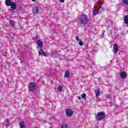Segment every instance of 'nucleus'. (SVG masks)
<instances>
[{
    "mask_svg": "<svg viewBox=\"0 0 128 128\" xmlns=\"http://www.w3.org/2000/svg\"><path fill=\"white\" fill-rule=\"evenodd\" d=\"M106 118V113L104 112H101L98 113L96 116V120L98 122L100 120H102Z\"/></svg>",
    "mask_w": 128,
    "mask_h": 128,
    "instance_id": "nucleus-1",
    "label": "nucleus"
},
{
    "mask_svg": "<svg viewBox=\"0 0 128 128\" xmlns=\"http://www.w3.org/2000/svg\"><path fill=\"white\" fill-rule=\"evenodd\" d=\"M80 22L82 24H86L88 22V16L84 14H82L80 18Z\"/></svg>",
    "mask_w": 128,
    "mask_h": 128,
    "instance_id": "nucleus-2",
    "label": "nucleus"
},
{
    "mask_svg": "<svg viewBox=\"0 0 128 128\" xmlns=\"http://www.w3.org/2000/svg\"><path fill=\"white\" fill-rule=\"evenodd\" d=\"M66 114L68 118H70L74 114V111L72 109L68 108L66 110Z\"/></svg>",
    "mask_w": 128,
    "mask_h": 128,
    "instance_id": "nucleus-3",
    "label": "nucleus"
},
{
    "mask_svg": "<svg viewBox=\"0 0 128 128\" xmlns=\"http://www.w3.org/2000/svg\"><path fill=\"white\" fill-rule=\"evenodd\" d=\"M28 88L29 90L34 92V90H36V84L32 82H30Z\"/></svg>",
    "mask_w": 128,
    "mask_h": 128,
    "instance_id": "nucleus-4",
    "label": "nucleus"
},
{
    "mask_svg": "<svg viewBox=\"0 0 128 128\" xmlns=\"http://www.w3.org/2000/svg\"><path fill=\"white\" fill-rule=\"evenodd\" d=\"M33 14H38V6H33L32 8Z\"/></svg>",
    "mask_w": 128,
    "mask_h": 128,
    "instance_id": "nucleus-5",
    "label": "nucleus"
},
{
    "mask_svg": "<svg viewBox=\"0 0 128 128\" xmlns=\"http://www.w3.org/2000/svg\"><path fill=\"white\" fill-rule=\"evenodd\" d=\"M36 44L38 48H42V42L40 40H37Z\"/></svg>",
    "mask_w": 128,
    "mask_h": 128,
    "instance_id": "nucleus-6",
    "label": "nucleus"
},
{
    "mask_svg": "<svg viewBox=\"0 0 128 128\" xmlns=\"http://www.w3.org/2000/svg\"><path fill=\"white\" fill-rule=\"evenodd\" d=\"M120 76L122 78H126V72H121L120 73Z\"/></svg>",
    "mask_w": 128,
    "mask_h": 128,
    "instance_id": "nucleus-7",
    "label": "nucleus"
},
{
    "mask_svg": "<svg viewBox=\"0 0 128 128\" xmlns=\"http://www.w3.org/2000/svg\"><path fill=\"white\" fill-rule=\"evenodd\" d=\"M114 50L115 54H118V44H115L114 45Z\"/></svg>",
    "mask_w": 128,
    "mask_h": 128,
    "instance_id": "nucleus-8",
    "label": "nucleus"
},
{
    "mask_svg": "<svg viewBox=\"0 0 128 128\" xmlns=\"http://www.w3.org/2000/svg\"><path fill=\"white\" fill-rule=\"evenodd\" d=\"M38 54L40 56H46V52L44 50H42V48H40V51L38 52Z\"/></svg>",
    "mask_w": 128,
    "mask_h": 128,
    "instance_id": "nucleus-9",
    "label": "nucleus"
},
{
    "mask_svg": "<svg viewBox=\"0 0 128 128\" xmlns=\"http://www.w3.org/2000/svg\"><path fill=\"white\" fill-rule=\"evenodd\" d=\"M12 0H5V4L7 6H10V5L12 4Z\"/></svg>",
    "mask_w": 128,
    "mask_h": 128,
    "instance_id": "nucleus-10",
    "label": "nucleus"
},
{
    "mask_svg": "<svg viewBox=\"0 0 128 128\" xmlns=\"http://www.w3.org/2000/svg\"><path fill=\"white\" fill-rule=\"evenodd\" d=\"M10 6H11L12 10H14L16 8V4L14 2H13L12 4L10 5Z\"/></svg>",
    "mask_w": 128,
    "mask_h": 128,
    "instance_id": "nucleus-11",
    "label": "nucleus"
},
{
    "mask_svg": "<svg viewBox=\"0 0 128 128\" xmlns=\"http://www.w3.org/2000/svg\"><path fill=\"white\" fill-rule=\"evenodd\" d=\"M98 12H100V10H98V7L97 8L94 9V12H93V15L96 16V14H98Z\"/></svg>",
    "mask_w": 128,
    "mask_h": 128,
    "instance_id": "nucleus-12",
    "label": "nucleus"
},
{
    "mask_svg": "<svg viewBox=\"0 0 128 128\" xmlns=\"http://www.w3.org/2000/svg\"><path fill=\"white\" fill-rule=\"evenodd\" d=\"M95 94L96 98H98V96H100V89L96 90Z\"/></svg>",
    "mask_w": 128,
    "mask_h": 128,
    "instance_id": "nucleus-13",
    "label": "nucleus"
},
{
    "mask_svg": "<svg viewBox=\"0 0 128 128\" xmlns=\"http://www.w3.org/2000/svg\"><path fill=\"white\" fill-rule=\"evenodd\" d=\"M124 22L126 24H127L128 26V15H126L124 17Z\"/></svg>",
    "mask_w": 128,
    "mask_h": 128,
    "instance_id": "nucleus-14",
    "label": "nucleus"
},
{
    "mask_svg": "<svg viewBox=\"0 0 128 128\" xmlns=\"http://www.w3.org/2000/svg\"><path fill=\"white\" fill-rule=\"evenodd\" d=\"M10 25L12 26L13 28H14L16 26V22L14 20H10Z\"/></svg>",
    "mask_w": 128,
    "mask_h": 128,
    "instance_id": "nucleus-15",
    "label": "nucleus"
},
{
    "mask_svg": "<svg viewBox=\"0 0 128 128\" xmlns=\"http://www.w3.org/2000/svg\"><path fill=\"white\" fill-rule=\"evenodd\" d=\"M20 128H26V125H24V122L22 121L20 123Z\"/></svg>",
    "mask_w": 128,
    "mask_h": 128,
    "instance_id": "nucleus-16",
    "label": "nucleus"
},
{
    "mask_svg": "<svg viewBox=\"0 0 128 128\" xmlns=\"http://www.w3.org/2000/svg\"><path fill=\"white\" fill-rule=\"evenodd\" d=\"M70 76V72L68 71H66L64 74L65 78H68Z\"/></svg>",
    "mask_w": 128,
    "mask_h": 128,
    "instance_id": "nucleus-17",
    "label": "nucleus"
},
{
    "mask_svg": "<svg viewBox=\"0 0 128 128\" xmlns=\"http://www.w3.org/2000/svg\"><path fill=\"white\" fill-rule=\"evenodd\" d=\"M61 128H68V124H64L61 125Z\"/></svg>",
    "mask_w": 128,
    "mask_h": 128,
    "instance_id": "nucleus-18",
    "label": "nucleus"
},
{
    "mask_svg": "<svg viewBox=\"0 0 128 128\" xmlns=\"http://www.w3.org/2000/svg\"><path fill=\"white\" fill-rule=\"evenodd\" d=\"M122 2L126 6H128V0H122Z\"/></svg>",
    "mask_w": 128,
    "mask_h": 128,
    "instance_id": "nucleus-19",
    "label": "nucleus"
},
{
    "mask_svg": "<svg viewBox=\"0 0 128 128\" xmlns=\"http://www.w3.org/2000/svg\"><path fill=\"white\" fill-rule=\"evenodd\" d=\"M106 98L107 100H112V95L110 94H108Z\"/></svg>",
    "mask_w": 128,
    "mask_h": 128,
    "instance_id": "nucleus-20",
    "label": "nucleus"
},
{
    "mask_svg": "<svg viewBox=\"0 0 128 128\" xmlns=\"http://www.w3.org/2000/svg\"><path fill=\"white\" fill-rule=\"evenodd\" d=\"M82 98H84V100H86V94L84 93V94H82Z\"/></svg>",
    "mask_w": 128,
    "mask_h": 128,
    "instance_id": "nucleus-21",
    "label": "nucleus"
},
{
    "mask_svg": "<svg viewBox=\"0 0 128 128\" xmlns=\"http://www.w3.org/2000/svg\"><path fill=\"white\" fill-rule=\"evenodd\" d=\"M58 90H59V92H62V86H60L58 87Z\"/></svg>",
    "mask_w": 128,
    "mask_h": 128,
    "instance_id": "nucleus-22",
    "label": "nucleus"
},
{
    "mask_svg": "<svg viewBox=\"0 0 128 128\" xmlns=\"http://www.w3.org/2000/svg\"><path fill=\"white\" fill-rule=\"evenodd\" d=\"M76 40H78V42H80V40H80V38H78V36H76Z\"/></svg>",
    "mask_w": 128,
    "mask_h": 128,
    "instance_id": "nucleus-23",
    "label": "nucleus"
},
{
    "mask_svg": "<svg viewBox=\"0 0 128 128\" xmlns=\"http://www.w3.org/2000/svg\"><path fill=\"white\" fill-rule=\"evenodd\" d=\"M79 42H79V45L80 46H82V44H84V42H82V40L79 41Z\"/></svg>",
    "mask_w": 128,
    "mask_h": 128,
    "instance_id": "nucleus-24",
    "label": "nucleus"
},
{
    "mask_svg": "<svg viewBox=\"0 0 128 128\" xmlns=\"http://www.w3.org/2000/svg\"><path fill=\"white\" fill-rule=\"evenodd\" d=\"M55 52L54 51H52L51 53V56H54Z\"/></svg>",
    "mask_w": 128,
    "mask_h": 128,
    "instance_id": "nucleus-25",
    "label": "nucleus"
},
{
    "mask_svg": "<svg viewBox=\"0 0 128 128\" xmlns=\"http://www.w3.org/2000/svg\"><path fill=\"white\" fill-rule=\"evenodd\" d=\"M98 10H104V7L102 6H100V9L98 8Z\"/></svg>",
    "mask_w": 128,
    "mask_h": 128,
    "instance_id": "nucleus-26",
    "label": "nucleus"
},
{
    "mask_svg": "<svg viewBox=\"0 0 128 128\" xmlns=\"http://www.w3.org/2000/svg\"><path fill=\"white\" fill-rule=\"evenodd\" d=\"M5 122H7V124H8V122H10V121H8V119H6L5 120Z\"/></svg>",
    "mask_w": 128,
    "mask_h": 128,
    "instance_id": "nucleus-27",
    "label": "nucleus"
},
{
    "mask_svg": "<svg viewBox=\"0 0 128 128\" xmlns=\"http://www.w3.org/2000/svg\"><path fill=\"white\" fill-rule=\"evenodd\" d=\"M78 100H82V97L81 96H78Z\"/></svg>",
    "mask_w": 128,
    "mask_h": 128,
    "instance_id": "nucleus-28",
    "label": "nucleus"
},
{
    "mask_svg": "<svg viewBox=\"0 0 128 128\" xmlns=\"http://www.w3.org/2000/svg\"><path fill=\"white\" fill-rule=\"evenodd\" d=\"M60 2H64V0H60Z\"/></svg>",
    "mask_w": 128,
    "mask_h": 128,
    "instance_id": "nucleus-29",
    "label": "nucleus"
},
{
    "mask_svg": "<svg viewBox=\"0 0 128 128\" xmlns=\"http://www.w3.org/2000/svg\"><path fill=\"white\" fill-rule=\"evenodd\" d=\"M114 100H116V96H114Z\"/></svg>",
    "mask_w": 128,
    "mask_h": 128,
    "instance_id": "nucleus-30",
    "label": "nucleus"
},
{
    "mask_svg": "<svg viewBox=\"0 0 128 128\" xmlns=\"http://www.w3.org/2000/svg\"><path fill=\"white\" fill-rule=\"evenodd\" d=\"M32 2H36V0H32Z\"/></svg>",
    "mask_w": 128,
    "mask_h": 128,
    "instance_id": "nucleus-31",
    "label": "nucleus"
},
{
    "mask_svg": "<svg viewBox=\"0 0 128 128\" xmlns=\"http://www.w3.org/2000/svg\"><path fill=\"white\" fill-rule=\"evenodd\" d=\"M36 40H38V36H36Z\"/></svg>",
    "mask_w": 128,
    "mask_h": 128,
    "instance_id": "nucleus-32",
    "label": "nucleus"
},
{
    "mask_svg": "<svg viewBox=\"0 0 128 128\" xmlns=\"http://www.w3.org/2000/svg\"><path fill=\"white\" fill-rule=\"evenodd\" d=\"M100 6H102V3H100Z\"/></svg>",
    "mask_w": 128,
    "mask_h": 128,
    "instance_id": "nucleus-33",
    "label": "nucleus"
},
{
    "mask_svg": "<svg viewBox=\"0 0 128 128\" xmlns=\"http://www.w3.org/2000/svg\"><path fill=\"white\" fill-rule=\"evenodd\" d=\"M22 61L21 60V61H20V63H21V64H22Z\"/></svg>",
    "mask_w": 128,
    "mask_h": 128,
    "instance_id": "nucleus-34",
    "label": "nucleus"
},
{
    "mask_svg": "<svg viewBox=\"0 0 128 128\" xmlns=\"http://www.w3.org/2000/svg\"><path fill=\"white\" fill-rule=\"evenodd\" d=\"M102 36H104V33H102Z\"/></svg>",
    "mask_w": 128,
    "mask_h": 128,
    "instance_id": "nucleus-35",
    "label": "nucleus"
}]
</instances>
